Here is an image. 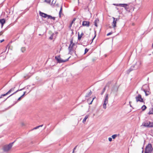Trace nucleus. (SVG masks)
Instances as JSON below:
<instances>
[{
	"mask_svg": "<svg viewBox=\"0 0 153 153\" xmlns=\"http://www.w3.org/2000/svg\"><path fill=\"white\" fill-rule=\"evenodd\" d=\"M48 19H51L54 20L55 19L56 17H52L51 16L49 15L48 17Z\"/></svg>",
	"mask_w": 153,
	"mask_h": 153,
	"instance_id": "nucleus-25",
	"label": "nucleus"
},
{
	"mask_svg": "<svg viewBox=\"0 0 153 153\" xmlns=\"http://www.w3.org/2000/svg\"><path fill=\"white\" fill-rule=\"evenodd\" d=\"M21 97H19L17 100L16 101L14 102V104L13 105H14L15 104H16L17 103V102H18V101H19L21 100Z\"/></svg>",
	"mask_w": 153,
	"mask_h": 153,
	"instance_id": "nucleus-28",
	"label": "nucleus"
},
{
	"mask_svg": "<svg viewBox=\"0 0 153 153\" xmlns=\"http://www.w3.org/2000/svg\"><path fill=\"white\" fill-rule=\"evenodd\" d=\"M153 148L151 144L149 143L146 146L145 149V153H152Z\"/></svg>",
	"mask_w": 153,
	"mask_h": 153,
	"instance_id": "nucleus-3",
	"label": "nucleus"
},
{
	"mask_svg": "<svg viewBox=\"0 0 153 153\" xmlns=\"http://www.w3.org/2000/svg\"><path fill=\"white\" fill-rule=\"evenodd\" d=\"M152 48H153V44H152Z\"/></svg>",
	"mask_w": 153,
	"mask_h": 153,
	"instance_id": "nucleus-47",
	"label": "nucleus"
},
{
	"mask_svg": "<svg viewBox=\"0 0 153 153\" xmlns=\"http://www.w3.org/2000/svg\"><path fill=\"white\" fill-rule=\"evenodd\" d=\"M88 115H86L85 117V118L83 119V121H82V122L83 123H85V121H86V119L88 118Z\"/></svg>",
	"mask_w": 153,
	"mask_h": 153,
	"instance_id": "nucleus-26",
	"label": "nucleus"
},
{
	"mask_svg": "<svg viewBox=\"0 0 153 153\" xmlns=\"http://www.w3.org/2000/svg\"><path fill=\"white\" fill-rule=\"evenodd\" d=\"M118 87L116 86H114L111 88V94H114L115 95H117L118 91Z\"/></svg>",
	"mask_w": 153,
	"mask_h": 153,
	"instance_id": "nucleus-11",
	"label": "nucleus"
},
{
	"mask_svg": "<svg viewBox=\"0 0 153 153\" xmlns=\"http://www.w3.org/2000/svg\"><path fill=\"white\" fill-rule=\"evenodd\" d=\"M77 147V146H76L73 149V153H74V150L76 149V147Z\"/></svg>",
	"mask_w": 153,
	"mask_h": 153,
	"instance_id": "nucleus-40",
	"label": "nucleus"
},
{
	"mask_svg": "<svg viewBox=\"0 0 153 153\" xmlns=\"http://www.w3.org/2000/svg\"><path fill=\"white\" fill-rule=\"evenodd\" d=\"M25 88H22V89H21L20 90H17V91H15V92H14V93H13V94H12L11 95H10V96H9L7 98H8V97H10L11 96H12V95L15 94L17 92H18V91H22L24 89H25Z\"/></svg>",
	"mask_w": 153,
	"mask_h": 153,
	"instance_id": "nucleus-21",
	"label": "nucleus"
},
{
	"mask_svg": "<svg viewBox=\"0 0 153 153\" xmlns=\"http://www.w3.org/2000/svg\"><path fill=\"white\" fill-rule=\"evenodd\" d=\"M90 22H89L83 21L82 22V25L83 26H86L89 27L90 25Z\"/></svg>",
	"mask_w": 153,
	"mask_h": 153,
	"instance_id": "nucleus-17",
	"label": "nucleus"
},
{
	"mask_svg": "<svg viewBox=\"0 0 153 153\" xmlns=\"http://www.w3.org/2000/svg\"><path fill=\"white\" fill-rule=\"evenodd\" d=\"M50 38L51 39H52L51 37H50Z\"/></svg>",
	"mask_w": 153,
	"mask_h": 153,
	"instance_id": "nucleus-49",
	"label": "nucleus"
},
{
	"mask_svg": "<svg viewBox=\"0 0 153 153\" xmlns=\"http://www.w3.org/2000/svg\"><path fill=\"white\" fill-rule=\"evenodd\" d=\"M50 38L51 39H52L51 37H50Z\"/></svg>",
	"mask_w": 153,
	"mask_h": 153,
	"instance_id": "nucleus-48",
	"label": "nucleus"
},
{
	"mask_svg": "<svg viewBox=\"0 0 153 153\" xmlns=\"http://www.w3.org/2000/svg\"><path fill=\"white\" fill-rule=\"evenodd\" d=\"M95 98V97H94V98H93V99H92V100L91 101V103H89V104H91L92 103V102H93V100H94V99Z\"/></svg>",
	"mask_w": 153,
	"mask_h": 153,
	"instance_id": "nucleus-38",
	"label": "nucleus"
},
{
	"mask_svg": "<svg viewBox=\"0 0 153 153\" xmlns=\"http://www.w3.org/2000/svg\"><path fill=\"white\" fill-rule=\"evenodd\" d=\"M116 9H117V10H118V8H117V7H116Z\"/></svg>",
	"mask_w": 153,
	"mask_h": 153,
	"instance_id": "nucleus-46",
	"label": "nucleus"
},
{
	"mask_svg": "<svg viewBox=\"0 0 153 153\" xmlns=\"http://www.w3.org/2000/svg\"><path fill=\"white\" fill-rule=\"evenodd\" d=\"M4 31H1L0 32V36H1L2 35V34L3 33Z\"/></svg>",
	"mask_w": 153,
	"mask_h": 153,
	"instance_id": "nucleus-37",
	"label": "nucleus"
},
{
	"mask_svg": "<svg viewBox=\"0 0 153 153\" xmlns=\"http://www.w3.org/2000/svg\"><path fill=\"white\" fill-rule=\"evenodd\" d=\"M30 91L29 92H30Z\"/></svg>",
	"mask_w": 153,
	"mask_h": 153,
	"instance_id": "nucleus-51",
	"label": "nucleus"
},
{
	"mask_svg": "<svg viewBox=\"0 0 153 153\" xmlns=\"http://www.w3.org/2000/svg\"><path fill=\"white\" fill-rule=\"evenodd\" d=\"M84 35L83 33L82 32V33L81 34V35H79V33H78V39L79 40H80L82 36H83Z\"/></svg>",
	"mask_w": 153,
	"mask_h": 153,
	"instance_id": "nucleus-19",
	"label": "nucleus"
},
{
	"mask_svg": "<svg viewBox=\"0 0 153 153\" xmlns=\"http://www.w3.org/2000/svg\"><path fill=\"white\" fill-rule=\"evenodd\" d=\"M15 88V86L10 89V90L5 94H2L1 96L0 97V98H1L2 97L5 96L6 95L10 94L11 92L13 91L14 90V89Z\"/></svg>",
	"mask_w": 153,
	"mask_h": 153,
	"instance_id": "nucleus-13",
	"label": "nucleus"
},
{
	"mask_svg": "<svg viewBox=\"0 0 153 153\" xmlns=\"http://www.w3.org/2000/svg\"><path fill=\"white\" fill-rule=\"evenodd\" d=\"M95 36H95L94 38L92 39V40H93V39H94V38L95 37Z\"/></svg>",
	"mask_w": 153,
	"mask_h": 153,
	"instance_id": "nucleus-45",
	"label": "nucleus"
},
{
	"mask_svg": "<svg viewBox=\"0 0 153 153\" xmlns=\"http://www.w3.org/2000/svg\"><path fill=\"white\" fill-rule=\"evenodd\" d=\"M142 125L147 128L153 127V123L149 121H146L143 123Z\"/></svg>",
	"mask_w": 153,
	"mask_h": 153,
	"instance_id": "nucleus-6",
	"label": "nucleus"
},
{
	"mask_svg": "<svg viewBox=\"0 0 153 153\" xmlns=\"http://www.w3.org/2000/svg\"><path fill=\"white\" fill-rule=\"evenodd\" d=\"M52 7H53L55 8L59 9V7H60V10H62V6L61 4L59 5L58 3H56V2L54 4L53 3V4L51 5Z\"/></svg>",
	"mask_w": 153,
	"mask_h": 153,
	"instance_id": "nucleus-12",
	"label": "nucleus"
},
{
	"mask_svg": "<svg viewBox=\"0 0 153 153\" xmlns=\"http://www.w3.org/2000/svg\"><path fill=\"white\" fill-rule=\"evenodd\" d=\"M25 47H23L21 48V51L22 52H24L25 51Z\"/></svg>",
	"mask_w": 153,
	"mask_h": 153,
	"instance_id": "nucleus-31",
	"label": "nucleus"
},
{
	"mask_svg": "<svg viewBox=\"0 0 153 153\" xmlns=\"http://www.w3.org/2000/svg\"><path fill=\"white\" fill-rule=\"evenodd\" d=\"M108 140L110 142H111L112 141V139L111 137H109L108 138Z\"/></svg>",
	"mask_w": 153,
	"mask_h": 153,
	"instance_id": "nucleus-36",
	"label": "nucleus"
},
{
	"mask_svg": "<svg viewBox=\"0 0 153 153\" xmlns=\"http://www.w3.org/2000/svg\"><path fill=\"white\" fill-rule=\"evenodd\" d=\"M70 57H69L68 58L65 60H62L60 58V56H56L55 57V59L57 60L58 63H61L62 62H64L68 61Z\"/></svg>",
	"mask_w": 153,
	"mask_h": 153,
	"instance_id": "nucleus-7",
	"label": "nucleus"
},
{
	"mask_svg": "<svg viewBox=\"0 0 153 153\" xmlns=\"http://www.w3.org/2000/svg\"><path fill=\"white\" fill-rule=\"evenodd\" d=\"M106 87V86H105V87L103 88V89L102 90V92L101 93V95H102L104 93V92H105V90Z\"/></svg>",
	"mask_w": 153,
	"mask_h": 153,
	"instance_id": "nucleus-30",
	"label": "nucleus"
},
{
	"mask_svg": "<svg viewBox=\"0 0 153 153\" xmlns=\"http://www.w3.org/2000/svg\"><path fill=\"white\" fill-rule=\"evenodd\" d=\"M146 108V107L145 105H143L141 107V109L143 110V111H144Z\"/></svg>",
	"mask_w": 153,
	"mask_h": 153,
	"instance_id": "nucleus-29",
	"label": "nucleus"
},
{
	"mask_svg": "<svg viewBox=\"0 0 153 153\" xmlns=\"http://www.w3.org/2000/svg\"><path fill=\"white\" fill-rule=\"evenodd\" d=\"M112 18L113 19V21L112 23V25L113 28H115L116 27L117 21L119 20V19L115 18L114 17H113Z\"/></svg>",
	"mask_w": 153,
	"mask_h": 153,
	"instance_id": "nucleus-14",
	"label": "nucleus"
},
{
	"mask_svg": "<svg viewBox=\"0 0 153 153\" xmlns=\"http://www.w3.org/2000/svg\"><path fill=\"white\" fill-rule=\"evenodd\" d=\"M26 93V91L24 92L23 94L25 95V94Z\"/></svg>",
	"mask_w": 153,
	"mask_h": 153,
	"instance_id": "nucleus-43",
	"label": "nucleus"
},
{
	"mask_svg": "<svg viewBox=\"0 0 153 153\" xmlns=\"http://www.w3.org/2000/svg\"><path fill=\"white\" fill-rule=\"evenodd\" d=\"M43 126V125H41L39 126H36V127L33 128V129H32V130H34V129H37L39 128L40 127H42Z\"/></svg>",
	"mask_w": 153,
	"mask_h": 153,
	"instance_id": "nucleus-27",
	"label": "nucleus"
},
{
	"mask_svg": "<svg viewBox=\"0 0 153 153\" xmlns=\"http://www.w3.org/2000/svg\"><path fill=\"white\" fill-rule=\"evenodd\" d=\"M39 14L40 16H42V17L45 18H46L47 17L48 18V15H47L46 14H45V13H42V12H41L40 11H39Z\"/></svg>",
	"mask_w": 153,
	"mask_h": 153,
	"instance_id": "nucleus-16",
	"label": "nucleus"
},
{
	"mask_svg": "<svg viewBox=\"0 0 153 153\" xmlns=\"http://www.w3.org/2000/svg\"><path fill=\"white\" fill-rule=\"evenodd\" d=\"M92 94V92L91 91H90V92L89 93H87L85 97H89Z\"/></svg>",
	"mask_w": 153,
	"mask_h": 153,
	"instance_id": "nucleus-22",
	"label": "nucleus"
},
{
	"mask_svg": "<svg viewBox=\"0 0 153 153\" xmlns=\"http://www.w3.org/2000/svg\"><path fill=\"white\" fill-rule=\"evenodd\" d=\"M73 24H72L71 23L70 25L69 26V27L70 28H71V26H72V25Z\"/></svg>",
	"mask_w": 153,
	"mask_h": 153,
	"instance_id": "nucleus-39",
	"label": "nucleus"
},
{
	"mask_svg": "<svg viewBox=\"0 0 153 153\" xmlns=\"http://www.w3.org/2000/svg\"><path fill=\"white\" fill-rule=\"evenodd\" d=\"M99 20L98 19H96L94 21V25L96 27L97 26V24L99 22Z\"/></svg>",
	"mask_w": 153,
	"mask_h": 153,
	"instance_id": "nucleus-23",
	"label": "nucleus"
},
{
	"mask_svg": "<svg viewBox=\"0 0 153 153\" xmlns=\"http://www.w3.org/2000/svg\"><path fill=\"white\" fill-rule=\"evenodd\" d=\"M15 141L14 142L9 143L8 145H5L4 146L3 148V149L4 152H7L9 151L11 148L13 144L14 143Z\"/></svg>",
	"mask_w": 153,
	"mask_h": 153,
	"instance_id": "nucleus-5",
	"label": "nucleus"
},
{
	"mask_svg": "<svg viewBox=\"0 0 153 153\" xmlns=\"http://www.w3.org/2000/svg\"><path fill=\"white\" fill-rule=\"evenodd\" d=\"M4 41V39H2V40H1L0 42L1 43V42H3Z\"/></svg>",
	"mask_w": 153,
	"mask_h": 153,
	"instance_id": "nucleus-42",
	"label": "nucleus"
},
{
	"mask_svg": "<svg viewBox=\"0 0 153 153\" xmlns=\"http://www.w3.org/2000/svg\"><path fill=\"white\" fill-rule=\"evenodd\" d=\"M76 18H74L73 19V20L72 21L71 23L72 24H73V23L75 22V21L76 20Z\"/></svg>",
	"mask_w": 153,
	"mask_h": 153,
	"instance_id": "nucleus-34",
	"label": "nucleus"
},
{
	"mask_svg": "<svg viewBox=\"0 0 153 153\" xmlns=\"http://www.w3.org/2000/svg\"><path fill=\"white\" fill-rule=\"evenodd\" d=\"M108 94H106L104 100L103 107L104 109L106 108V105L108 103Z\"/></svg>",
	"mask_w": 153,
	"mask_h": 153,
	"instance_id": "nucleus-8",
	"label": "nucleus"
},
{
	"mask_svg": "<svg viewBox=\"0 0 153 153\" xmlns=\"http://www.w3.org/2000/svg\"><path fill=\"white\" fill-rule=\"evenodd\" d=\"M88 51V49L87 48H85V53H84V54H85Z\"/></svg>",
	"mask_w": 153,
	"mask_h": 153,
	"instance_id": "nucleus-33",
	"label": "nucleus"
},
{
	"mask_svg": "<svg viewBox=\"0 0 153 153\" xmlns=\"http://www.w3.org/2000/svg\"><path fill=\"white\" fill-rule=\"evenodd\" d=\"M131 101H130V102H129V104H130V107H132V106H131V104H131Z\"/></svg>",
	"mask_w": 153,
	"mask_h": 153,
	"instance_id": "nucleus-41",
	"label": "nucleus"
},
{
	"mask_svg": "<svg viewBox=\"0 0 153 153\" xmlns=\"http://www.w3.org/2000/svg\"><path fill=\"white\" fill-rule=\"evenodd\" d=\"M141 64V62L140 61H139L136 63L135 65L133 66H131V68H129L127 71V73L129 74V73L132 70H133V68H134L135 66H136L137 65H138L137 67H135V68H138L140 67V65Z\"/></svg>",
	"mask_w": 153,
	"mask_h": 153,
	"instance_id": "nucleus-4",
	"label": "nucleus"
},
{
	"mask_svg": "<svg viewBox=\"0 0 153 153\" xmlns=\"http://www.w3.org/2000/svg\"><path fill=\"white\" fill-rule=\"evenodd\" d=\"M149 114H153V108H150L149 109V111L148 113Z\"/></svg>",
	"mask_w": 153,
	"mask_h": 153,
	"instance_id": "nucleus-20",
	"label": "nucleus"
},
{
	"mask_svg": "<svg viewBox=\"0 0 153 153\" xmlns=\"http://www.w3.org/2000/svg\"><path fill=\"white\" fill-rule=\"evenodd\" d=\"M5 20L4 19H0V23L1 25V28L2 27L4 24L5 23Z\"/></svg>",
	"mask_w": 153,
	"mask_h": 153,
	"instance_id": "nucleus-18",
	"label": "nucleus"
},
{
	"mask_svg": "<svg viewBox=\"0 0 153 153\" xmlns=\"http://www.w3.org/2000/svg\"><path fill=\"white\" fill-rule=\"evenodd\" d=\"M141 90L143 91L145 94V95L146 96L150 94L151 92L148 85H145L143 86L141 88Z\"/></svg>",
	"mask_w": 153,
	"mask_h": 153,
	"instance_id": "nucleus-2",
	"label": "nucleus"
},
{
	"mask_svg": "<svg viewBox=\"0 0 153 153\" xmlns=\"http://www.w3.org/2000/svg\"><path fill=\"white\" fill-rule=\"evenodd\" d=\"M62 10H60V11L59 13V16L60 18H61L62 16L63 15V14L62 13Z\"/></svg>",
	"mask_w": 153,
	"mask_h": 153,
	"instance_id": "nucleus-24",
	"label": "nucleus"
},
{
	"mask_svg": "<svg viewBox=\"0 0 153 153\" xmlns=\"http://www.w3.org/2000/svg\"><path fill=\"white\" fill-rule=\"evenodd\" d=\"M113 5H115L117 6H119L120 7H124L126 10L130 9L128 5L126 4H113Z\"/></svg>",
	"mask_w": 153,
	"mask_h": 153,
	"instance_id": "nucleus-9",
	"label": "nucleus"
},
{
	"mask_svg": "<svg viewBox=\"0 0 153 153\" xmlns=\"http://www.w3.org/2000/svg\"><path fill=\"white\" fill-rule=\"evenodd\" d=\"M117 136V134H115L112 135V137L113 139H114Z\"/></svg>",
	"mask_w": 153,
	"mask_h": 153,
	"instance_id": "nucleus-32",
	"label": "nucleus"
},
{
	"mask_svg": "<svg viewBox=\"0 0 153 153\" xmlns=\"http://www.w3.org/2000/svg\"><path fill=\"white\" fill-rule=\"evenodd\" d=\"M24 95L23 94V95H22L20 97H21V98H22V97H23V96H24Z\"/></svg>",
	"mask_w": 153,
	"mask_h": 153,
	"instance_id": "nucleus-44",
	"label": "nucleus"
},
{
	"mask_svg": "<svg viewBox=\"0 0 153 153\" xmlns=\"http://www.w3.org/2000/svg\"><path fill=\"white\" fill-rule=\"evenodd\" d=\"M75 45V43L73 42V39L72 38L71 39L70 44L68 47V54L72 55L73 53H74L76 55L75 50L76 49L74 47Z\"/></svg>",
	"mask_w": 153,
	"mask_h": 153,
	"instance_id": "nucleus-1",
	"label": "nucleus"
},
{
	"mask_svg": "<svg viewBox=\"0 0 153 153\" xmlns=\"http://www.w3.org/2000/svg\"><path fill=\"white\" fill-rule=\"evenodd\" d=\"M44 1L48 4H51V5L53 4V3L54 4L56 2V0H45Z\"/></svg>",
	"mask_w": 153,
	"mask_h": 153,
	"instance_id": "nucleus-15",
	"label": "nucleus"
},
{
	"mask_svg": "<svg viewBox=\"0 0 153 153\" xmlns=\"http://www.w3.org/2000/svg\"><path fill=\"white\" fill-rule=\"evenodd\" d=\"M135 99L137 102H144L143 99L142 98V96L140 94H139L137 96H136L135 97Z\"/></svg>",
	"mask_w": 153,
	"mask_h": 153,
	"instance_id": "nucleus-10",
	"label": "nucleus"
},
{
	"mask_svg": "<svg viewBox=\"0 0 153 153\" xmlns=\"http://www.w3.org/2000/svg\"><path fill=\"white\" fill-rule=\"evenodd\" d=\"M112 33H113V32H109V33H108L107 35V36H108L111 35V34H112Z\"/></svg>",
	"mask_w": 153,
	"mask_h": 153,
	"instance_id": "nucleus-35",
	"label": "nucleus"
},
{
	"mask_svg": "<svg viewBox=\"0 0 153 153\" xmlns=\"http://www.w3.org/2000/svg\"><path fill=\"white\" fill-rule=\"evenodd\" d=\"M12 12H13V10H12Z\"/></svg>",
	"mask_w": 153,
	"mask_h": 153,
	"instance_id": "nucleus-50",
	"label": "nucleus"
}]
</instances>
